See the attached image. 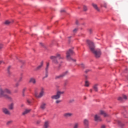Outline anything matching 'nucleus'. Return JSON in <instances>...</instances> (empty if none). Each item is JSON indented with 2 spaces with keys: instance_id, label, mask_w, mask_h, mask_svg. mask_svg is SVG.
Returning <instances> with one entry per match:
<instances>
[{
  "instance_id": "39448f33",
  "label": "nucleus",
  "mask_w": 128,
  "mask_h": 128,
  "mask_svg": "<svg viewBox=\"0 0 128 128\" xmlns=\"http://www.w3.org/2000/svg\"><path fill=\"white\" fill-rule=\"evenodd\" d=\"M66 58L68 60H72V62H76V60L72 59V57H70V56H72V54H74V51L70 49L69 50H68L66 53Z\"/></svg>"
},
{
  "instance_id": "cd10ccee",
  "label": "nucleus",
  "mask_w": 128,
  "mask_h": 128,
  "mask_svg": "<svg viewBox=\"0 0 128 128\" xmlns=\"http://www.w3.org/2000/svg\"><path fill=\"white\" fill-rule=\"evenodd\" d=\"M83 10H84V12H86V10H88V7L86 6H84Z\"/></svg>"
},
{
  "instance_id": "ea45409f",
  "label": "nucleus",
  "mask_w": 128,
  "mask_h": 128,
  "mask_svg": "<svg viewBox=\"0 0 128 128\" xmlns=\"http://www.w3.org/2000/svg\"><path fill=\"white\" fill-rule=\"evenodd\" d=\"M2 48H3L2 44H0V50H2Z\"/></svg>"
},
{
  "instance_id": "49530a36",
  "label": "nucleus",
  "mask_w": 128,
  "mask_h": 128,
  "mask_svg": "<svg viewBox=\"0 0 128 128\" xmlns=\"http://www.w3.org/2000/svg\"><path fill=\"white\" fill-rule=\"evenodd\" d=\"M4 64V62H2V61H0V64Z\"/></svg>"
},
{
  "instance_id": "e433bc0d",
  "label": "nucleus",
  "mask_w": 128,
  "mask_h": 128,
  "mask_svg": "<svg viewBox=\"0 0 128 128\" xmlns=\"http://www.w3.org/2000/svg\"><path fill=\"white\" fill-rule=\"evenodd\" d=\"M18 86H20V83H19V82H17V83H16V84H15L16 88H18Z\"/></svg>"
},
{
  "instance_id": "de8ad7c7",
  "label": "nucleus",
  "mask_w": 128,
  "mask_h": 128,
  "mask_svg": "<svg viewBox=\"0 0 128 128\" xmlns=\"http://www.w3.org/2000/svg\"><path fill=\"white\" fill-rule=\"evenodd\" d=\"M76 24H78V21L76 20Z\"/></svg>"
},
{
  "instance_id": "9b49d317",
  "label": "nucleus",
  "mask_w": 128,
  "mask_h": 128,
  "mask_svg": "<svg viewBox=\"0 0 128 128\" xmlns=\"http://www.w3.org/2000/svg\"><path fill=\"white\" fill-rule=\"evenodd\" d=\"M95 122H102V118H100V114H96L94 117Z\"/></svg>"
},
{
  "instance_id": "7ed1b4c3",
  "label": "nucleus",
  "mask_w": 128,
  "mask_h": 128,
  "mask_svg": "<svg viewBox=\"0 0 128 128\" xmlns=\"http://www.w3.org/2000/svg\"><path fill=\"white\" fill-rule=\"evenodd\" d=\"M50 60H52V62L55 64H58V60H63L64 57L60 55V54H56V56H50Z\"/></svg>"
},
{
  "instance_id": "8fccbe9b",
  "label": "nucleus",
  "mask_w": 128,
  "mask_h": 128,
  "mask_svg": "<svg viewBox=\"0 0 128 128\" xmlns=\"http://www.w3.org/2000/svg\"><path fill=\"white\" fill-rule=\"evenodd\" d=\"M90 92H92V89L90 90Z\"/></svg>"
},
{
  "instance_id": "5701e85b",
  "label": "nucleus",
  "mask_w": 128,
  "mask_h": 128,
  "mask_svg": "<svg viewBox=\"0 0 128 128\" xmlns=\"http://www.w3.org/2000/svg\"><path fill=\"white\" fill-rule=\"evenodd\" d=\"M79 127H80V122H76L74 124L72 128H78Z\"/></svg>"
},
{
  "instance_id": "f3484780",
  "label": "nucleus",
  "mask_w": 128,
  "mask_h": 128,
  "mask_svg": "<svg viewBox=\"0 0 128 128\" xmlns=\"http://www.w3.org/2000/svg\"><path fill=\"white\" fill-rule=\"evenodd\" d=\"M46 104L44 103V102H42L40 104V108H41V110H46Z\"/></svg>"
},
{
  "instance_id": "c756f323",
  "label": "nucleus",
  "mask_w": 128,
  "mask_h": 128,
  "mask_svg": "<svg viewBox=\"0 0 128 128\" xmlns=\"http://www.w3.org/2000/svg\"><path fill=\"white\" fill-rule=\"evenodd\" d=\"M118 124H120V126H122H122H124V124L120 122H118Z\"/></svg>"
},
{
  "instance_id": "58836bf2",
  "label": "nucleus",
  "mask_w": 128,
  "mask_h": 128,
  "mask_svg": "<svg viewBox=\"0 0 128 128\" xmlns=\"http://www.w3.org/2000/svg\"><path fill=\"white\" fill-rule=\"evenodd\" d=\"M27 102L29 104H32V100H28Z\"/></svg>"
},
{
  "instance_id": "37998d69",
  "label": "nucleus",
  "mask_w": 128,
  "mask_h": 128,
  "mask_svg": "<svg viewBox=\"0 0 128 128\" xmlns=\"http://www.w3.org/2000/svg\"><path fill=\"white\" fill-rule=\"evenodd\" d=\"M60 64L59 66H58V68H57V70H60Z\"/></svg>"
},
{
  "instance_id": "4c0bfd02",
  "label": "nucleus",
  "mask_w": 128,
  "mask_h": 128,
  "mask_svg": "<svg viewBox=\"0 0 128 128\" xmlns=\"http://www.w3.org/2000/svg\"><path fill=\"white\" fill-rule=\"evenodd\" d=\"M123 98H124V100H126L128 97L126 95H123Z\"/></svg>"
},
{
  "instance_id": "ddd939ff",
  "label": "nucleus",
  "mask_w": 128,
  "mask_h": 128,
  "mask_svg": "<svg viewBox=\"0 0 128 128\" xmlns=\"http://www.w3.org/2000/svg\"><path fill=\"white\" fill-rule=\"evenodd\" d=\"M99 114H101L102 116H104V118H106V117L108 116V114L106 112H104L102 110H100Z\"/></svg>"
},
{
  "instance_id": "dca6fc26",
  "label": "nucleus",
  "mask_w": 128,
  "mask_h": 128,
  "mask_svg": "<svg viewBox=\"0 0 128 128\" xmlns=\"http://www.w3.org/2000/svg\"><path fill=\"white\" fill-rule=\"evenodd\" d=\"M72 116V113H65L64 114V116L66 118H70L71 116Z\"/></svg>"
},
{
  "instance_id": "aec40b11",
  "label": "nucleus",
  "mask_w": 128,
  "mask_h": 128,
  "mask_svg": "<svg viewBox=\"0 0 128 128\" xmlns=\"http://www.w3.org/2000/svg\"><path fill=\"white\" fill-rule=\"evenodd\" d=\"M92 6L93 8L97 10V12H100V10L99 9L98 7V5L96 4H92Z\"/></svg>"
},
{
  "instance_id": "9d476101",
  "label": "nucleus",
  "mask_w": 128,
  "mask_h": 128,
  "mask_svg": "<svg viewBox=\"0 0 128 128\" xmlns=\"http://www.w3.org/2000/svg\"><path fill=\"white\" fill-rule=\"evenodd\" d=\"M85 128H90V121L88 119H84L83 121Z\"/></svg>"
},
{
  "instance_id": "4be33fe9",
  "label": "nucleus",
  "mask_w": 128,
  "mask_h": 128,
  "mask_svg": "<svg viewBox=\"0 0 128 128\" xmlns=\"http://www.w3.org/2000/svg\"><path fill=\"white\" fill-rule=\"evenodd\" d=\"M50 126V123L46 121L44 124V128H48Z\"/></svg>"
},
{
  "instance_id": "a878e982",
  "label": "nucleus",
  "mask_w": 128,
  "mask_h": 128,
  "mask_svg": "<svg viewBox=\"0 0 128 128\" xmlns=\"http://www.w3.org/2000/svg\"><path fill=\"white\" fill-rule=\"evenodd\" d=\"M12 124V120H10L9 121H8L6 122V125L7 126H10V124Z\"/></svg>"
},
{
  "instance_id": "1a4fd4ad",
  "label": "nucleus",
  "mask_w": 128,
  "mask_h": 128,
  "mask_svg": "<svg viewBox=\"0 0 128 128\" xmlns=\"http://www.w3.org/2000/svg\"><path fill=\"white\" fill-rule=\"evenodd\" d=\"M2 112L4 114H6L7 116H10L12 114L6 108H2Z\"/></svg>"
},
{
  "instance_id": "c85d7f7f",
  "label": "nucleus",
  "mask_w": 128,
  "mask_h": 128,
  "mask_svg": "<svg viewBox=\"0 0 128 128\" xmlns=\"http://www.w3.org/2000/svg\"><path fill=\"white\" fill-rule=\"evenodd\" d=\"M78 66H81L82 68H84V64H81Z\"/></svg>"
},
{
  "instance_id": "c9c22d12",
  "label": "nucleus",
  "mask_w": 128,
  "mask_h": 128,
  "mask_svg": "<svg viewBox=\"0 0 128 128\" xmlns=\"http://www.w3.org/2000/svg\"><path fill=\"white\" fill-rule=\"evenodd\" d=\"M90 69H87L85 70L86 74H88V72H90Z\"/></svg>"
},
{
  "instance_id": "7c9ffc66",
  "label": "nucleus",
  "mask_w": 128,
  "mask_h": 128,
  "mask_svg": "<svg viewBox=\"0 0 128 128\" xmlns=\"http://www.w3.org/2000/svg\"><path fill=\"white\" fill-rule=\"evenodd\" d=\"M77 30H78V29L77 28H76L75 29H74V30H73V32H74V34H76V32Z\"/></svg>"
},
{
  "instance_id": "393cba45",
  "label": "nucleus",
  "mask_w": 128,
  "mask_h": 128,
  "mask_svg": "<svg viewBox=\"0 0 128 128\" xmlns=\"http://www.w3.org/2000/svg\"><path fill=\"white\" fill-rule=\"evenodd\" d=\"M12 22L11 21H10L8 20H6L4 22V24H6V26H8V24H10V23Z\"/></svg>"
},
{
  "instance_id": "423d86ee",
  "label": "nucleus",
  "mask_w": 128,
  "mask_h": 128,
  "mask_svg": "<svg viewBox=\"0 0 128 128\" xmlns=\"http://www.w3.org/2000/svg\"><path fill=\"white\" fill-rule=\"evenodd\" d=\"M64 94V91H57L56 94L52 96L51 98L52 100H58V98H60V96Z\"/></svg>"
},
{
  "instance_id": "20e7f679",
  "label": "nucleus",
  "mask_w": 128,
  "mask_h": 128,
  "mask_svg": "<svg viewBox=\"0 0 128 128\" xmlns=\"http://www.w3.org/2000/svg\"><path fill=\"white\" fill-rule=\"evenodd\" d=\"M34 96L36 98H42V96H44V88H41L39 94H38V92H36Z\"/></svg>"
},
{
  "instance_id": "864d4df0",
  "label": "nucleus",
  "mask_w": 128,
  "mask_h": 128,
  "mask_svg": "<svg viewBox=\"0 0 128 128\" xmlns=\"http://www.w3.org/2000/svg\"><path fill=\"white\" fill-rule=\"evenodd\" d=\"M21 106H24V104H22V105Z\"/></svg>"
},
{
  "instance_id": "f704fd0d",
  "label": "nucleus",
  "mask_w": 128,
  "mask_h": 128,
  "mask_svg": "<svg viewBox=\"0 0 128 128\" xmlns=\"http://www.w3.org/2000/svg\"><path fill=\"white\" fill-rule=\"evenodd\" d=\"M118 100H120V102H122V98L118 97Z\"/></svg>"
},
{
  "instance_id": "6e6552de",
  "label": "nucleus",
  "mask_w": 128,
  "mask_h": 128,
  "mask_svg": "<svg viewBox=\"0 0 128 128\" xmlns=\"http://www.w3.org/2000/svg\"><path fill=\"white\" fill-rule=\"evenodd\" d=\"M68 71H66L59 76H56L55 80H60V78H64V76H66L68 74Z\"/></svg>"
},
{
  "instance_id": "09e8293b",
  "label": "nucleus",
  "mask_w": 128,
  "mask_h": 128,
  "mask_svg": "<svg viewBox=\"0 0 128 128\" xmlns=\"http://www.w3.org/2000/svg\"><path fill=\"white\" fill-rule=\"evenodd\" d=\"M89 32H90V34H92V30H91V29H90V30H89Z\"/></svg>"
},
{
  "instance_id": "603ef678",
  "label": "nucleus",
  "mask_w": 128,
  "mask_h": 128,
  "mask_svg": "<svg viewBox=\"0 0 128 128\" xmlns=\"http://www.w3.org/2000/svg\"><path fill=\"white\" fill-rule=\"evenodd\" d=\"M14 92H18V90H14Z\"/></svg>"
},
{
  "instance_id": "f03ea898",
  "label": "nucleus",
  "mask_w": 128,
  "mask_h": 128,
  "mask_svg": "<svg viewBox=\"0 0 128 128\" xmlns=\"http://www.w3.org/2000/svg\"><path fill=\"white\" fill-rule=\"evenodd\" d=\"M8 94H12V90L8 88H0V98H5L9 100H12V98Z\"/></svg>"
},
{
  "instance_id": "4468645a",
  "label": "nucleus",
  "mask_w": 128,
  "mask_h": 128,
  "mask_svg": "<svg viewBox=\"0 0 128 128\" xmlns=\"http://www.w3.org/2000/svg\"><path fill=\"white\" fill-rule=\"evenodd\" d=\"M99 114H101L102 116H104V118H106V117L108 116V114L106 112H104L102 110H100Z\"/></svg>"
},
{
  "instance_id": "a211bd4d",
  "label": "nucleus",
  "mask_w": 128,
  "mask_h": 128,
  "mask_svg": "<svg viewBox=\"0 0 128 128\" xmlns=\"http://www.w3.org/2000/svg\"><path fill=\"white\" fill-rule=\"evenodd\" d=\"M42 66H44V62L42 61L40 64L35 69V70H40L42 68Z\"/></svg>"
},
{
  "instance_id": "5fc2aeb1",
  "label": "nucleus",
  "mask_w": 128,
  "mask_h": 128,
  "mask_svg": "<svg viewBox=\"0 0 128 128\" xmlns=\"http://www.w3.org/2000/svg\"><path fill=\"white\" fill-rule=\"evenodd\" d=\"M71 37H69V38H70Z\"/></svg>"
},
{
  "instance_id": "a19ab883",
  "label": "nucleus",
  "mask_w": 128,
  "mask_h": 128,
  "mask_svg": "<svg viewBox=\"0 0 128 128\" xmlns=\"http://www.w3.org/2000/svg\"><path fill=\"white\" fill-rule=\"evenodd\" d=\"M104 6L105 8H107L106 4H104Z\"/></svg>"
},
{
  "instance_id": "6ab92c4d",
  "label": "nucleus",
  "mask_w": 128,
  "mask_h": 128,
  "mask_svg": "<svg viewBox=\"0 0 128 128\" xmlns=\"http://www.w3.org/2000/svg\"><path fill=\"white\" fill-rule=\"evenodd\" d=\"M32 110L30 109H26L24 112H22V116H26V114H28Z\"/></svg>"
},
{
  "instance_id": "79ce46f5",
  "label": "nucleus",
  "mask_w": 128,
  "mask_h": 128,
  "mask_svg": "<svg viewBox=\"0 0 128 128\" xmlns=\"http://www.w3.org/2000/svg\"><path fill=\"white\" fill-rule=\"evenodd\" d=\"M10 66H9L8 68V72H10Z\"/></svg>"
},
{
  "instance_id": "f257e3e1",
  "label": "nucleus",
  "mask_w": 128,
  "mask_h": 128,
  "mask_svg": "<svg viewBox=\"0 0 128 128\" xmlns=\"http://www.w3.org/2000/svg\"><path fill=\"white\" fill-rule=\"evenodd\" d=\"M86 42L88 44L90 50L94 54V56L96 57V58H100V54H102L100 50H96V46H94V44L92 42L87 40Z\"/></svg>"
},
{
  "instance_id": "473e14b6",
  "label": "nucleus",
  "mask_w": 128,
  "mask_h": 128,
  "mask_svg": "<svg viewBox=\"0 0 128 128\" xmlns=\"http://www.w3.org/2000/svg\"><path fill=\"white\" fill-rule=\"evenodd\" d=\"M60 102H62V100H56V104H60Z\"/></svg>"
},
{
  "instance_id": "72a5a7b5",
  "label": "nucleus",
  "mask_w": 128,
  "mask_h": 128,
  "mask_svg": "<svg viewBox=\"0 0 128 128\" xmlns=\"http://www.w3.org/2000/svg\"><path fill=\"white\" fill-rule=\"evenodd\" d=\"M74 102V99H72L69 100L70 104H72V102Z\"/></svg>"
},
{
  "instance_id": "bb28decb",
  "label": "nucleus",
  "mask_w": 128,
  "mask_h": 128,
  "mask_svg": "<svg viewBox=\"0 0 128 128\" xmlns=\"http://www.w3.org/2000/svg\"><path fill=\"white\" fill-rule=\"evenodd\" d=\"M90 86V82H88V81L86 80L85 82V86Z\"/></svg>"
},
{
  "instance_id": "3c124183",
  "label": "nucleus",
  "mask_w": 128,
  "mask_h": 128,
  "mask_svg": "<svg viewBox=\"0 0 128 128\" xmlns=\"http://www.w3.org/2000/svg\"><path fill=\"white\" fill-rule=\"evenodd\" d=\"M26 90V88H24V89H23V92Z\"/></svg>"
},
{
  "instance_id": "2eb2a0df",
  "label": "nucleus",
  "mask_w": 128,
  "mask_h": 128,
  "mask_svg": "<svg viewBox=\"0 0 128 128\" xmlns=\"http://www.w3.org/2000/svg\"><path fill=\"white\" fill-rule=\"evenodd\" d=\"M29 82L33 84H36V80L34 78H32L30 79Z\"/></svg>"
},
{
  "instance_id": "c03bdc74",
  "label": "nucleus",
  "mask_w": 128,
  "mask_h": 128,
  "mask_svg": "<svg viewBox=\"0 0 128 128\" xmlns=\"http://www.w3.org/2000/svg\"><path fill=\"white\" fill-rule=\"evenodd\" d=\"M101 128H106V126L102 125L101 127Z\"/></svg>"
},
{
  "instance_id": "2f4dec72",
  "label": "nucleus",
  "mask_w": 128,
  "mask_h": 128,
  "mask_svg": "<svg viewBox=\"0 0 128 128\" xmlns=\"http://www.w3.org/2000/svg\"><path fill=\"white\" fill-rule=\"evenodd\" d=\"M22 77H20L18 82H22Z\"/></svg>"
},
{
  "instance_id": "a18cd8bd",
  "label": "nucleus",
  "mask_w": 128,
  "mask_h": 128,
  "mask_svg": "<svg viewBox=\"0 0 128 128\" xmlns=\"http://www.w3.org/2000/svg\"><path fill=\"white\" fill-rule=\"evenodd\" d=\"M66 11L64 10H61L60 12H64Z\"/></svg>"
},
{
  "instance_id": "b1692460",
  "label": "nucleus",
  "mask_w": 128,
  "mask_h": 128,
  "mask_svg": "<svg viewBox=\"0 0 128 128\" xmlns=\"http://www.w3.org/2000/svg\"><path fill=\"white\" fill-rule=\"evenodd\" d=\"M93 88L95 92H98V84H96L93 86Z\"/></svg>"
},
{
  "instance_id": "f8f14e48",
  "label": "nucleus",
  "mask_w": 128,
  "mask_h": 128,
  "mask_svg": "<svg viewBox=\"0 0 128 128\" xmlns=\"http://www.w3.org/2000/svg\"><path fill=\"white\" fill-rule=\"evenodd\" d=\"M99 114H101L102 116H104V118H106V117L108 116V114L106 112H104L102 110H100Z\"/></svg>"
},
{
  "instance_id": "412c9836",
  "label": "nucleus",
  "mask_w": 128,
  "mask_h": 128,
  "mask_svg": "<svg viewBox=\"0 0 128 128\" xmlns=\"http://www.w3.org/2000/svg\"><path fill=\"white\" fill-rule=\"evenodd\" d=\"M14 103H11L9 106H8V108L10 110H14Z\"/></svg>"
},
{
  "instance_id": "0eeeda50",
  "label": "nucleus",
  "mask_w": 128,
  "mask_h": 128,
  "mask_svg": "<svg viewBox=\"0 0 128 128\" xmlns=\"http://www.w3.org/2000/svg\"><path fill=\"white\" fill-rule=\"evenodd\" d=\"M48 68H50V63L46 64V66L45 68L44 74L45 76L43 77V80L46 78L48 76Z\"/></svg>"
}]
</instances>
